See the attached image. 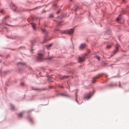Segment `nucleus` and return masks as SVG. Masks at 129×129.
Here are the masks:
<instances>
[{"instance_id": "0eeeda50", "label": "nucleus", "mask_w": 129, "mask_h": 129, "mask_svg": "<svg viewBox=\"0 0 129 129\" xmlns=\"http://www.w3.org/2000/svg\"><path fill=\"white\" fill-rule=\"evenodd\" d=\"M23 114V113H19L18 115V117L20 118H21L22 117Z\"/></svg>"}, {"instance_id": "aec40b11", "label": "nucleus", "mask_w": 129, "mask_h": 129, "mask_svg": "<svg viewBox=\"0 0 129 129\" xmlns=\"http://www.w3.org/2000/svg\"><path fill=\"white\" fill-rule=\"evenodd\" d=\"M3 11H4V10L3 9H1L0 10V12L2 13H3Z\"/></svg>"}, {"instance_id": "6ab92c4d", "label": "nucleus", "mask_w": 129, "mask_h": 129, "mask_svg": "<svg viewBox=\"0 0 129 129\" xmlns=\"http://www.w3.org/2000/svg\"><path fill=\"white\" fill-rule=\"evenodd\" d=\"M51 45L50 44L49 45H47L46 46L47 47L49 48V47H51Z\"/></svg>"}, {"instance_id": "c85d7f7f", "label": "nucleus", "mask_w": 129, "mask_h": 129, "mask_svg": "<svg viewBox=\"0 0 129 129\" xmlns=\"http://www.w3.org/2000/svg\"><path fill=\"white\" fill-rule=\"evenodd\" d=\"M71 1H72L73 0H70Z\"/></svg>"}, {"instance_id": "393cba45", "label": "nucleus", "mask_w": 129, "mask_h": 129, "mask_svg": "<svg viewBox=\"0 0 129 129\" xmlns=\"http://www.w3.org/2000/svg\"><path fill=\"white\" fill-rule=\"evenodd\" d=\"M60 11H57V14H58L59 13V12H60Z\"/></svg>"}, {"instance_id": "7ed1b4c3", "label": "nucleus", "mask_w": 129, "mask_h": 129, "mask_svg": "<svg viewBox=\"0 0 129 129\" xmlns=\"http://www.w3.org/2000/svg\"><path fill=\"white\" fill-rule=\"evenodd\" d=\"M43 59V55L42 54L39 53L38 54V59L39 61H41Z\"/></svg>"}, {"instance_id": "dca6fc26", "label": "nucleus", "mask_w": 129, "mask_h": 129, "mask_svg": "<svg viewBox=\"0 0 129 129\" xmlns=\"http://www.w3.org/2000/svg\"><path fill=\"white\" fill-rule=\"evenodd\" d=\"M118 51V50L117 49H116L114 50V53L115 54L116 53H117Z\"/></svg>"}, {"instance_id": "412c9836", "label": "nucleus", "mask_w": 129, "mask_h": 129, "mask_svg": "<svg viewBox=\"0 0 129 129\" xmlns=\"http://www.w3.org/2000/svg\"><path fill=\"white\" fill-rule=\"evenodd\" d=\"M18 64H25V63H21V62H19L18 63Z\"/></svg>"}, {"instance_id": "a211bd4d", "label": "nucleus", "mask_w": 129, "mask_h": 129, "mask_svg": "<svg viewBox=\"0 0 129 129\" xmlns=\"http://www.w3.org/2000/svg\"><path fill=\"white\" fill-rule=\"evenodd\" d=\"M106 33L108 34H109L111 33V31L110 30H109L108 31H107Z\"/></svg>"}, {"instance_id": "423d86ee", "label": "nucleus", "mask_w": 129, "mask_h": 129, "mask_svg": "<svg viewBox=\"0 0 129 129\" xmlns=\"http://www.w3.org/2000/svg\"><path fill=\"white\" fill-rule=\"evenodd\" d=\"M9 17V16H7V17H5L3 19V23L4 24H6L7 25H7V24H6V19L7 18V17Z\"/></svg>"}, {"instance_id": "f8f14e48", "label": "nucleus", "mask_w": 129, "mask_h": 129, "mask_svg": "<svg viewBox=\"0 0 129 129\" xmlns=\"http://www.w3.org/2000/svg\"><path fill=\"white\" fill-rule=\"evenodd\" d=\"M85 46V44H82L80 46V48L81 49H83Z\"/></svg>"}, {"instance_id": "a878e982", "label": "nucleus", "mask_w": 129, "mask_h": 129, "mask_svg": "<svg viewBox=\"0 0 129 129\" xmlns=\"http://www.w3.org/2000/svg\"><path fill=\"white\" fill-rule=\"evenodd\" d=\"M21 85H23V83H21Z\"/></svg>"}, {"instance_id": "bb28decb", "label": "nucleus", "mask_w": 129, "mask_h": 129, "mask_svg": "<svg viewBox=\"0 0 129 129\" xmlns=\"http://www.w3.org/2000/svg\"><path fill=\"white\" fill-rule=\"evenodd\" d=\"M61 95H64L63 94H61Z\"/></svg>"}, {"instance_id": "9d476101", "label": "nucleus", "mask_w": 129, "mask_h": 129, "mask_svg": "<svg viewBox=\"0 0 129 129\" xmlns=\"http://www.w3.org/2000/svg\"><path fill=\"white\" fill-rule=\"evenodd\" d=\"M11 109L12 110H14L15 109V107L12 105H10Z\"/></svg>"}, {"instance_id": "4be33fe9", "label": "nucleus", "mask_w": 129, "mask_h": 129, "mask_svg": "<svg viewBox=\"0 0 129 129\" xmlns=\"http://www.w3.org/2000/svg\"><path fill=\"white\" fill-rule=\"evenodd\" d=\"M42 31L43 32H45V29H42Z\"/></svg>"}, {"instance_id": "b1692460", "label": "nucleus", "mask_w": 129, "mask_h": 129, "mask_svg": "<svg viewBox=\"0 0 129 129\" xmlns=\"http://www.w3.org/2000/svg\"><path fill=\"white\" fill-rule=\"evenodd\" d=\"M52 17V14H50V17Z\"/></svg>"}, {"instance_id": "ddd939ff", "label": "nucleus", "mask_w": 129, "mask_h": 129, "mask_svg": "<svg viewBox=\"0 0 129 129\" xmlns=\"http://www.w3.org/2000/svg\"><path fill=\"white\" fill-rule=\"evenodd\" d=\"M12 8L14 11H16L17 8L16 7L15 5H14L13 7Z\"/></svg>"}, {"instance_id": "9b49d317", "label": "nucleus", "mask_w": 129, "mask_h": 129, "mask_svg": "<svg viewBox=\"0 0 129 129\" xmlns=\"http://www.w3.org/2000/svg\"><path fill=\"white\" fill-rule=\"evenodd\" d=\"M31 24L32 25V26L33 27V28L34 29H35V26L36 25L34 23H31Z\"/></svg>"}, {"instance_id": "20e7f679", "label": "nucleus", "mask_w": 129, "mask_h": 129, "mask_svg": "<svg viewBox=\"0 0 129 129\" xmlns=\"http://www.w3.org/2000/svg\"><path fill=\"white\" fill-rule=\"evenodd\" d=\"M87 54L85 53L84 54V56L83 57H80L78 58V61L79 62H83L84 59L86 58V56L87 55Z\"/></svg>"}, {"instance_id": "4468645a", "label": "nucleus", "mask_w": 129, "mask_h": 129, "mask_svg": "<svg viewBox=\"0 0 129 129\" xmlns=\"http://www.w3.org/2000/svg\"><path fill=\"white\" fill-rule=\"evenodd\" d=\"M120 45H119L118 44H116L115 47V48L116 49H117L118 50V49Z\"/></svg>"}, {"instance_id": "6e6552de", "label": "nucleus", "mask_w": 129, "mask_h": 129, "mask_svg": "<svg viewBox=\"0 0 129 129\" xmlns=\"http://www.w3.org/2000/svg\"><path fill=\"white\" fill-rule=\"evenodd\" d=\"M69 77V76H64L62 77H61L60 78L61 79H64L68 78Z\"/></svg>"}, {"instance_id": "cd10ccee", "label": "nucleus", "mask_w": 129, "mask_h": 129, "mask_svg": "<svg viewBox=\"0 0 129 129\" xmlns=\"http://www.w3.org/2000/svg\"><path fill=\"white\" fill-rule=\"evenodd\" d=\"M1 62H2V61H1V60H0V63H1Z\"/></svg>"}, {"instance_id": "2eb2a0df", "label": "nucleus", "mask_w": 129, "mask_h": 129, "mask_svg": "<svg viewBox=\"0 0 129 129\" xmlns=\"http://www.w3.org/2000/svg\"><path fill=\"white\" fill-rule=\"evenodd\" d=\"M121 15H119L117 19L116 20L117 21H119L121 18Z\"/></svg>"}, {"instance_id": "f257e3e1", "label": "nucleus", "mask_w": 129, "mask_h": 129, "mask_svg": "<svg viewBox=\"0 0 129 129\" xmlns=\"http://www.w3.org/2000/svg\"><path fill=\"white\" fill-rule=\"evenodd\" d=\"M74 31V30L73 29H71L70 30L64 31L62 33L66 34H69L70 35H71L73 34Z\"/></svg>"}, {"instance_id": "c756f323", "label": "nucleus", "mask_w": 129, "mask_h": 129, "mask_svg": "<svg viewBox=\"0 0 129 129\" xmlns=\"http://www.w3.org/2000/svg\"><path fill=\"white\" fill-rule=\"evenodd\" d=\"M35 89V90H37V89Z\"/></svg>"}, {"instance_id": "f3484780", "label": "nucleus", "mask_w": 129, "mask_h": 129, "mask_svg": "<svg viewBox=\"0 0 129 129\" xmlns=\"http://www.w3.org/2000/svg\"><path fill=\"white\" fill-rule=\"evenodd\" d=\"M98 60H100V58L98 56H96L95 57Z\"/></svg>"}, {"instance_id": "39448f33", "label": "nucleus", "mask_w": 129, "mask_h": 129, "mask_svg": "<svg viewBox=\"0 0 129 129\" xmlns=\"http://www.w3.org/2000/svg\"><path fill=\"white\" fill-rule=\"evenodd\" d=\"M99 76H98L93 78L92 81V82L93 83H95V82L96 81V79H98L99 77Z\"/></svg>"}, {"instance_id": "f03ea898", "label": "nucleus", "mask_w": 129, "mask_h": 129, "mask_svg": "<svg viewBox=\"0 0 129 129\" xmlns=\"http://www.w3.org/2000/svg\"><path fill=\"white\" fill-rule=\"evenodd\" d=\"M91 95L90 93H87L84 95L83 99L84 100H88L91 97Z\"/></svg>"}, {"instance_id": "5701e85b", "label": "nucleus", "mask_w": 129, "mask_h": 129, "mask_svg": "<svg viewBox=\"0 0 129 129\" xmlns=\"http://www.w3.org/2000/svg\"><path fill=\"white\" fill-rule=\"evenodd\" d=\"M79 9V7H77L76 8H75V11H76L77 10Z\"/></svg>"}, {"instance_id": "1a4fd4ad", "label": "nucleus", "mask_w": 129, "mask_h": 129, "mask_svg": "<svg viewBox=\"0 0 129 129\" xmlns=\"http://www.w3.org/2000/svg\"><path fill=\"white\" fill-rule=\"evenodd\" d=\"M111 47V45H108L107 46L106 48H105V49H109Z\"/></svg>"}]
</instances>
